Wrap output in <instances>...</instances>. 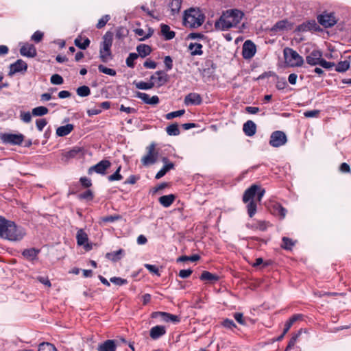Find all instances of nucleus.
<instances>
[{"label": "nucleus", "mask_w": 351, "mask_h": 351, "mask_svg": "<svg viewBox=\"0 0 351 351\" xmlns=\"http://www.w3.org/2000/svg\"><path fill=\"white\" fill-rule=\"evenodd\" d=\"M265 191L260 185L252 184L243 195V202L247 204L246 209L250 217H252L257 210V204L264 196Z\"/></svg>", "instance_id": "1"}, {"label": "nucleus", "mask_w": 351, "mask_h": 351, "mask_svg": "<svg viewBox=\"0 0 351 351\" xmlns=\"http://www.w3.org/2000/svg\"><path fill=\"white\" fill-rule=\"evenodd\" d=\"M25 229L14 221L0 216V237L10 241H19L25 235Z\"/></svg>", "instance_id": "2"}, {"label": "nucleus", "mask_w": 351, "mask_h": 351, "mask_svg": "<svg viewBox=\"0 0 351 351\" xmlns=\"http://www.w3.org/2000/svg\"><path fill=\"white\" fill-rule=\"evenodd\" d=\"M241 19V12L239 10H228L223 12L220 18L215 22V29L219 30H227L236 26Z\"/></svg>", "instance_id": "3"}, {"label": "nucleus", "mask_w": 351, "mask_h": 351, "mask_svg": "<svg viewBox=\"0 0 351 351\" xmlns=\"http://www.w3.org/2000/svg\"><path fill=\"white\" fill-rule=\"evenodd\" d=\"M205 16L199 8H191L184 12V24L190 28H196L202 25Z\"/></svg>", "instance_id": "4"}, {"label": "nucleus", "mask_w": 351, "mask_h": 351, "mask_svg": "<svg viewBox=\"0 0 351 351\" xmlns=\"http://www.w3.org/2000/svg\"><path fill=\"white\" fill-rule=\"evenodd\" d=\"M99 49V57L103 62H107L112 59L111 46L113 40V33L108 31L103 36Z\"/></svg>", "instance_id": "5"}, {"label": "nucleus", "mask_w": 351, "mask_h": 351, "mask_svg": "<svg viewBox=\"0 0 351 351\" xmlns=\"http://www.w3.org/2000/svg\"><path fill=\"white\" fill-rule=\"evenodd\" d=\"M283 53L285 62L289 66L299 67L303 65V58L294 49L289 47H285Z\"/></svg>", "instance_id": "6"}, {"label": "nucleus", "mask_w": 351, "mask_h": 351, "mask_svg": "<svg viewBox=\"0 0 351 351\" xmlns=\"http://www.w3.org/2000/svg\"><path fill=\"white\" fill-rule=\"evenodd\" d=\"M25 136L22 134L1 133L0 140L3 144L10 145H21Z\"/></svg>", "instance_id": "7"}, {"label": "nucleus", "mask_w": 351, "mask_h": 351, "mask_svg": "<svg viewBox=\"0 0 351 351\" xmlns=\"http://www.w3.org/2000/svg\"><path fill=\"white\" fill-rule=\"evenodd\" d=\"M317 22L326 29L331 28L337 23V19L335 17V13H328L326 11L319 14L317 16Z\"/></svg>", "instance_id": "8"}, {"label": "nucleus", "mask_w": 351, "mask_h": 351, "mask_svg": "<svg viewBox=\"0 0 351 351\" xmlns=\"http://www.w3.org/2000/svg\"><path fill=\"white\" fill-rule=\"evenodd\" d=\"M287 141L285 133L282 131L276 130L271 133L269 139V145L273 147H279L285 145Z\"/></svg>", "instance_id": "9"}, {"label": "nucleus", "mask_w": 351, "mask_h": 351, "mask_svg": "<svg viewBox=\"0 0 351 351\" xmlns=\"http://www.w3.org/2000/svg\"><path fill=\"white\" fill-rule=\"evenodd\" d=\"M152 318L156 319L160 317V319L165 322H171L173 324H178L180 322V317L178 315H173L167 312L155 311L151 315Z\"/></svg>", "instance_id": "10"}, {"label": "nucleus", "mask_w": 351, "mask_h": 351, "mask_svg": "<svg viewBox=\"0 0 351 351\" xmlns=\"http://www.w3.org/2000/svg\"><path fill=\"white\" fill-rule=\"evenodd\" d=\"M257 51L255 43L251 40H246L243 43V58L245 60L252 58Z\"/></svg>", "instance_id": "11"}, {"label": "nucleus", "mask_w": 351, "mask_h": 351, "mask_svg": "<svg viewBox=\"0 0 351 351\" xmlns=\"http://www.w3.org/2000/svg\"><path fill=\"white\" fill-rule=\"evenodd\" d=\"M111 162L108 160H102L96 165L91 166L88 170V173L91 174L93 172H95L100 175H106V171L110 167Z\"/></svg>", "instance_id": "12"}, {"label": "nucleus", "mask_w": 351, "mask_h": 351, "mask_svg": "<svg viewBox=\"0 0 351 351\" xmlns=\"http://www.w3.org/2000/svg\"><path fill=\"white\" fill-rule=\"evenodd\" d=\"M293 23L289 22L288 19H283L277 21L269 29L271 35L275 34L280 32L291 29Z\"/></svg>", "instance_id": "13"}, {"label": "nucleus", "mask_w": 351, "mask_h": 351, "mask_svg": "<svg viewBox=\"0 0 351 351\" xmlns=\"http://www.w3.org/2000/svg\"><path fill=\"white\" fill-rule=\"evenodd\" d=\"M27 69V64L21 59L17 60L15 62L10 65L8 75L12 76L16 73H25Z\"/></svg>", "instance_id": "14"}, {"label": "nucleus", "mask_w": 351, "mask_h": 351, "mask_svg": "<svg viewBox=\"0 0 351 351\" xmlns=\"http://www.w3.org/2000/svg\"><path fill=\"white\" fill-rule=\"evenodd\" d=\"M148 152L147 155L144 156L141 162L144 165L154 164L157 160V153H155V145L151 144L148 147Z\"/></svg>", "instance_id": "15"}, {"label": "nucleus", "mask_w": 351, "mask_h": 351, "mask_svg": "<svg viewBox=\"0 0 351 351\" xmlns=\"http://www.w3.org/2000/svg\"><path fill=\"white\" fill-rule=\"evenodd\" d=\"M323 53L321 50L315 49L306 57V63L311 66L319 65Z\"/></svg>", "instance_id": "16"}, {"label": "nucleus", "mask_w": 351, "mask_h": 351, "mask_svg": "<svg viewBox=\"0 0 351 351\" xmlns=\"http://www.w3.org/2000/svg\"><path fill=\"white\" fill-rule=\"evenodd\" d=\"M20 53L25 57L34 58L37 55V51L34 45L25 43L20 49Z\"/></svg>", "instance_id": "17"}, {"label": "nucleus", "mask_w": 351, "mask_h": 351, "mask_svg": "<svg viewBox=\"0 0 351 351\" xmlns=\"http://www.w3.org/2000/svg\"><path fill=\"white\" fill-rule=\"evenodd\" d=\"M166 328L164 326L157 325L152 327L149 330L150 337L156 340L166 334Z\"/></svg>", "instance_id": "18"}, {"label": "nucleus", "mask_w": 351, "mask_h": 351, "mask_svg": "<svg viewBox=\"0 0 351 351\" xmlns=\"http://www.w3.org/2000/svg\"><path fill=\"white\" fill-rule=\"evenodd\" d=\"M83 154L84 152L82 147H74L71 149L64 152L62 155L63 158H64L66 160H68L71 158L81 157L83 156Z\"/></svg>", "instance_id": "19"}, {"label": "nucleus", "mask_w": 351, "mask_h": 351, "mask_svg": "<svg viewBox=\"0 0 351 351\" xmlns=\"http://www.w3.org/2000/svg\"><path fill=\"white\" fill-rule=\"evenodd\" d=\"M202 102V97L199 94L191 93L188 94L184 98V104L189 105H199Z\"/></svg>", "instance_id": "20"}, {"label": "nucleus", "mask_w": 351, "mask_h": 351, "mask_svg": "<svg viewBox=\"0 0 351 351\" xmlns=\"http://www.w3.org/2000/svg\"><path fill=\"white\" fill-rule=\"evenodd\" d=\"M256 128L253 121L248 120L243 125V132L247 136H253L256 132Z\"/></svg>", "instance_id": "21"}, {"label": "nucleus", "mask_w": 351, "mask_h": 351, "mask_svg": "<svg viewBox=\"0 0 351 351\" xmlns=\"http://www.w3.org/2000/svg\"><path fill=\"white\" fill-rule=\"evenodd\" d=\"M304 315L303 314L298 313L294 314L291 316L285 322L284 329L285 333H287L291 327L293 325L295 322L297 321H302L304 319Z\"/></svg>", "instance_id": "22"}, {"label": "nucleus", "mask_w": 351, "mask_h": 351, "mask_svg": "<svg viewBox=\"0 0 351 351\" xmlns=\"http://www.w3.org/2000/svg\"><path fill=\"white\" fill-rule=\"evenodd\" d=\"M116 349L114 340L108 339L98 346L97 351H116Z\"/></svg>", "instance_id": "23"}, {"label": "nucleus", "mask_w": 351, "mask_h": 351, "mask_svg": "<svg viewBox=\"0 0 351 351\" xmlns=\"http://www.w3.org/2000/svg\"><path fill=\"white\" fill-rule=\"evenodd\" d=\"M287 212V209L279 203H275L272 206V214L275 216L279 217L280 219H282L285 217Z\"/></svg>", "instance_id": "24"}, {"label": "nucleus", "mask_w": 351, "mask_h": 351, "mask_svg": "<svg viewBox=\"0 0 351 351\" xmlns=\"http://www.w3.org/2000/svg\"><path fill=\"white\" fill-rule=\"evenodd\" d=\"M157 75L156 81H155V86L160 87L165 85L169 81V75L165 71H158L156 72Z\"/></svg>", "instance_id": "25"}, {"label": "nucleus", "mask_w": 351, "mask_h": 351, "mask_svg": "<svg viewBox=\"0 0 351 351\" xmlns=\"http://www.w3.org/2000/svg\"><path fill=\"white\" fill-rule=\"evenodd\" d=\"M90 43V40L88 38H82V36H78L74 40V44L79 49L85 50L86 49Z\"/></svg>", "instance_id": "26"}, {"label": "nucleus", "mask_w": 351, "mask_h": 351, "mask_svg": "<svg viewBox=\"0 0 351 351\" xmlns=\"http://www.w3.org/2000/svg\"><path fill=\"white\" fill-rule=\"evenodd\" d=\"M73 128L74 125L71 123L60 126L56 129V135L60 137L67 136L73 131Z\"/></svg>", "instance_id": "27"}, {"label": "nucleus", "mask_w": 351, "mask_h": 351, "mask_svg": "<svg viewBox=\"0 0 351 351\" xmlns=\"http://www.w3.org/2000/svg\"><path fill=\"white\" fill-rule=\"evenodd\" d=\"M125 254V251L123 249H119L117 251L108 252L106 254V258L113 262H117L121 260Z\"/></svg>", "instance_id": "28"}, {"label": "nucleus", "mask_w": 351, "mask_h": 351, "mask_svg": "<svg viewBox=\"0 0 351 351\" xmlns=\"http://www.w3.org/2000/svg\"><path fill=\"white\" fill-rule=\"evenodd\" d=\"M160 29H161V34L164 36L165 40H170L175 37V36H176L175 32L171 31L170 29V27L168 25L161 24Z\"/></svg>", "instance_id": "29"}, {"label": "nucleus", "mask_w": 351, "mask_h": 351, "mask_svg": "<svg viewBox=\"0 0 351 351\" xmlns=\"http://www.w3.org/2000/svg\"><path fill=\"white\" fill-rule=\"evenodd\" d=\"M176 196L173 194L161 196L158 201L160 204L165 208L169 207L174 202Z\"/></svg>", "instance_id": "30"}, {"label": "nucleus", "mask_w": 351, "mask_h": 351, "mask_svg": "<svg viewBox=\"0 0 351 351\" xmlns=\"http://www.w3.org/2000/svg\"><path fill=\"white\" fill-rule=\"evenodd\" d=\"M136 51L138 56L145 58L149 56L152 52V48L150 46L145 44H140L136 47Z\"/></svg>", "instance_id": "31"}, {"label": "nucleus", "mask_w": 351, "mask_h": 351, "mask_svg": "<svg viewBox=\"0 0 351 351\" xmlns=\"http://www.w3.org/2000/svg\"><path fill=\"white\" fill-rule=\"evenodd\" d=\"M199 278L203 281H206L208 282H215L219 280V276L208 271H204L202 273Z\"/></svg>", "instance_id": "32"}, {"label": "nucleus", "mask_w": 351, "mask_h": 351, "mask_svg": "<svg viewBox=\"0 0 351 351\" xmlns=\"http://www.w3.org/2000/svg\"><path fill=\"white\" fill-rule=\"evenodd\" d=\"M39 252H40L39 250H36L35 248H30V249L25 250L23 252L22 254L27 259L33 261V260L37 258Z\"/></svg>", "instance_id": "33"}, {"label": "nucleus", "mask_w": 351, "mask_h": 351, "mask_svg": "<svg viewBox=\"0 0 351 351\" xmlns=\"http://www.w3.org/2000/svg\"><path fill=\"white\" fill-rule=\"evenodd\" d=\"M335 71L338 73H344L347 71L350 67V60L339 61L335 64Z\"/></svg>", "instance_id": "34"}, {"label": "nucleus", "mask_w": 351, "mask_h": 351, "mask_svg": "<svg viewBox=\"0 0 351 351\" xmlns=\"http://www.w3.org/2000/svg\"><path fill=\"white\" fill-rule=\"evenodd\" d=\"M189 49L191 50V54L192 56H200L203 54L202 45L200 43H190Z\"/></svg>", "instance_id": "35"}, {"label": "nucleus", "mask_w": 351, "mask_h": 351, "mask_svg": "<svg viewBox=\"0 0 351 351\" xmlns=\"http://www.w3.org/2000/svg\"><path fill=\"white\" fill-rule=\"evenodd\" d=\"M78 245H84L88 241V235L82 229L78 230L76 234Z\"/></svg>", "instance_id": "36"}, {"label": "nucleus", "mask_w": 351, "mask_h": 351, "mask_svg": "<svg viewBox=\"0 0 351 351\" xmlns=\"http://www.w3.org/2000/svg\"><path fill=\"white\" fill-rule=\"evenodd\" d=\"M174 164L173 162H169L165 165L162 168L156 173L155 178L158 180L163 177L167 171L174 169Z\"/></svg>", "instance_id": "37"}, {"label": "nucleus", "mask_w": 351, "mask_h": 351, "mask_svg": "<svg viewBox=\"0 0 351 351\" xmlns=\"http://www.w3.org/2000/svg\"><path fill=\"white\" fill-rule=\"evenodd\" d=\"M134 84L135 85L136 88L141 90H149L152 89L154 86H155V82H145L143 81H140L138 82H134Z\"/></svg>", "instance_id": "38"}, {"label": "nucleus", "mask_w": 351, "mask_h": 351, "mask_svg": "<svg viewBox=\"0 0 351 351\" xmlns=\"http://www.w3.org/2000/svg\"><path fill=\"white\" fill-rule=\"evenodd\" d=\"M166 132L169 136H178L180 133L177 123H173L167 126L166 128Z\"/></svg>", "instance_id": "39"}, {"label": "nucleus", "mask_w": 351, "mask_h": 351, "mask_svg": "<svg viewBox=\"0 0 351 351\" xmlns=\"http://www.w3.org/2000/svg\"><path fill=\"white\" fill-rule=\"evenodd\" d=\"M49 112L47 108L45 106H38L32 109V115L36 117H41L47 114Z\"/></svg>", "instance_id": "40"}, {"label": "nucleus", "mask_w": 351, "mask_h": 351, "mask_svg": "<svg viewBox=\"0 0 351 351\" xmlns=\"http://www.w3.org/2000/svg\"><path fill=\"white\" fill-rule=\"evenodd\" d=\"M282 247L286 250H291L295 243V241L287 237H282Z\"/></svg>", "instance_id": "41"}, {"label": "nucleus", "mask_w": 351, "mask_h": 351, "mask_svg": "<svg viewBox=\"0 0 351 351\" xmlns=\"http://www.w3.org/2000/svg\"><path fill=\"white\" fill-rule=\"evenodd\" d=\"M307 25L309 27V32H322V29L320 26L316 23L314 19L306 21Z\"/></svg>", "instance_id": "42"}, {"label": "nucleus", "mask_w": 351, "mask_h": 351, "mask_svg": "<svg viewBox=\"0 0 351 351\" xmlns=\"http://www.w3.org/2000/svg\"><path fill=\"white\" fill-rule=\"evenodd\" d=\"M76 93L80 97H87L90 94V89L87 86H82L77 88Z\"/></svg>", "instance_id": "43"}, {"label": "nucleus", "mask_w": 351, "mask_h": 351, "mask_svg": "<svg viewBox=\"0 0 351 351\" xmlns=\"http://www.w3.org/2000/svg\"><path fill=\"white\" fill-rule=\"evenodd\" d=\"M129 31L125 27H119L116 31L115 36L117 39H123L128 35Z\"/></svg>", "instance_id": "44"}, {"label": "nucleus", "mask_w": 351, "mask_h": 351, "mask_svg": "<svg viewBox=\"0 0 351 351\" xmlns=\"http://www.w3.org/2000/svg\"><path fill=\"white\" fill-rule=\"evenodd\" d=\"M243 258L253 267L256 268V269L261 270L262 265L263 263V258L262 257H258L255 259L254 262H250L247 258L243 257Z\"/></svg>", "instance_id": "45"}, {"label": "nucleus", "mask_w": 351, "mask_h": 351, "mask_svg": "<svg viewBox=\"0 0 351 351\" xmlns=\"http://www.w3.org/2000/svg\"><path fill=\"white\" fill-rule=\"evenodd\" d=\"M38 351H57V349L53 344L43 342L39 345Z\"/></svg>", "instance_id": "46"}, {"label": "nucleus", "mask_w": 351, "mask_h": 351, "mask_svg": "<svg viewBox=\"0 0 351 351\" xmlns=\"http://www.w3.org/2000/svg\"><path fill=\"white\" fill-rule=\"evenodd\" d=\"M138 58V55L136 53H130L126 58V65L130 68L134 67V60Z\"/></svg>", "instance_id": "47"}, {"label": "nucleus", "mask_w": 351, "mask_h": 351, "mask_svg": "<svg viewBox=\"0 0 351 351\" xmlns=\"http://www.w3.org/2000/svg\"><path fill=\"white\" fill-rule=\"evenodd\" d=\"M200 259V256L198 254H193L192 256H181L177 259V262H185V261H192L195 262Z\"/></svg>", "instance_id": "48"}, {"label": "nucleus", "mask_w": 351, "mask_h": 351, "mask_svg": "<svg viewBox=\"0 0 351 351\" xmlns=\"http://www.w3.org/2000/svg\"><path fill=\"white\" fill-rule=\"evenodd\" d=\"M269 77H274L275 78H278V75L274 71H265L264 73L258 75L256 78H254V80L258 81Z\"/></svg>", "instance_id": "49"}, {"label": "nucleus", "mask_w": 351, "mask_h": 351, "mask_svg": "<svg viewBox=\"0 0 351 351\" xmlns=\"http://www.w3.org/2000/svg\"><path fill=\"white\" fill-rule=\"evenodd\" d=\"M182 1H171L169 4V7L171 9V14L175 15L177 14L180 8Z\"/></svg>", "instance_id": "50"}, {"label": "nucleus", "mask_w": 351, "mask_h": 351, "mask_svg": "<svg viewBox=\"0 0 351 351\" xmlns=\"http://www.w3.org/2000/svg\"><path fill=\"white\" fill-rule=\"evenodd\" d=\"M121 169V167L119 166L113 174L109 176L108 177V181L113 182V181H119V180H122L123 176L120 173Z\"/></svg>", "instance_id": "51"}, {"label": "nucleus", "mask_w": 351, "mask_h": 351, "mask_svg": "<svg viewBox=\"0 0 351 351\" xmlns=\"http://www.w3.org/2000/svg\"><path fill=\"white\" fill-rule=\"evenodd\" d=\"M301 334H302V329H300L295 333L292 335V337L289 339L288 344H287L289 348H293V347L295 344L298 337L301 335Z\"/></svg>", "instance_id": "52"}, {"label": "nucleus", "mask_w": 351, "mask_h": 351, "mask_svg": "<svg viewBox=\"0 0 351 351\" xmlns=\"http://www.w3.org/2000/svg\"><path fill=\"white\" fill-rule=\"evenodd\" d=\"M98 70L99 72L103 73L106 75H110V76H114V75H116V73H117L115 70H114L112 69L107 68L102 64H99L98 66Z\"/></svg>", "instance_id": "53"}, {"label": "nucleus", "mask_w": 351, "mask_h": 351, "mask_svg": "<svg viewBox=\"0 0 351 351\" xmlns=\"http://www.w3.org/2000/svg\"><path fill=\"white\" fill-rule=\"evenodd\" d=\"M79 199H86L90 201L94 198L93 193L91 190H86L85 192L80 193L77 196Z\"/></svg>", "instance_id": "54"}, {"label": "nucleus", "mask_w": 351, "mask_h": 351, "mask_svg": "<svg viewBox=\"0 0 351 351\" xmlns=\"http://www.w3.org/2000/svg\"><path fill=\"white\" fill-rule=\"evenodd\" d=\"M276 87L278 90H284L287 86V82L285 77H280L278 76V78H276Z\"/></svg>", "instance_id": "55"}, {"label": "nucleus", "mask_w": 351, "mask_h": 351, "mask_svg": "<svg viewBox=\"0 0 351 351\" xmlns=\"http://www.w3.org/2000/svg\"><path fill=\"white\" fill-rule=\"evenodd\" d=\"M184 112H185L184 110H177V111H173V112L167 113L165 115V118L167 120H170V119H172L173 118L182 116L184 114Z\"/></svg>", "instance_id": "56"}, {"label": "nucleus", "mask_w": 351, "mask_h": 351, "mask_svg": "<svg viewBox=\"0 0 351 351\" xmlns=\"http://www.w3.org/2000/svg\"><path fill=\"white\" fill-rule=\"evenodd\" d=\"M110 19V16L108 14H106L103 16L98 21L97 24L96 25V27L97 29H101L103 28L106 23L109 21Z\"/></svg>", "instance_id": "57"}, {"label": "nucleus", "mask_w": 351, "mask_h": 351, "mask_svg": "<svg viewBox=\"0 0 351 351\" xmlns=\"http://www.w3.org/2000/svg\"><path fill=\"white\" fill-rule=\"evenodd\" d=\"M43 36L44 34L42 32L38 30L32 34L31 36V40L36 43H38L43 40Z\"/></svg>", "instance_id": "58"}, {"label": "nucleus", "mask_w": 351, "mask_h": 351, "mask_svg": "<svg viewBox=\"0 0 351 351\" xmlns=\"http://www.w3.org/2000/svg\"><path fill=\"white\" fill-rule=\"evenodd\" d=\"M51 83L55 85H60L64 82V80L59 74H53L50 79Z\"/></svg>", "instance_id": "59"}, {"label": "nucleus", "mask_w": 351, "mask_h": 351, "mask_svg": "<svg viewBox=\"0 0 351 351\" xmlns=\"http://www.w3.org/2000/svg\"><path fill=\"white\" fill-rule=\"evenodd\" d=\"M319 65L325 69L330 70L335 66V63L333 62H328L322 58Z\"/></svg>", "instance_id": "60"}, {"label": "nucleus", "mask_w": 351, "mask_h": 351, "mask_svg": "<svg viewBox=\"0 0 351 351\" xmlns=\"http://www.w3.org/2000/svg\"><path fill=\"white\" fill-rule=\"evenodd\" d=\"M110 281L118 286H122L128 283V280L126 279H123L120 277H112L110 278Z\"/></svg>", "instance_id": "61"}, {"label": "nucleus", "mask_w": 351, "mask_h": 351, "mask_svg": "<svg viewBox=\"0 0 351 351\" xmlns=\"http://www.w3.org/2000/svg\"><path fill=\"white\" fill-rule=\"evenodd\" d=\"M306 32H309V27H308L306 21L298 25L294 30V33Z\"/></svg>", "instance_id": "62"}, {"label": "nucleus", "mask_w": 351, "mask_h": 351, "mask_svg": "<svg viewBox=\"0 0 351 351\" xmlns=\"http://www.w3.org/2000/svg\"><path fill=\"white\" fill-rule=\"evenodd\" d=\"M320 114L319 110H307L304 112V116L306 118H313V117H317Z\"/></svg>", "instance_id": "63"}, {"label": "nucleus", "mask_w": 351, "mask_h": 351, "mask_svg": "<svg viewBox=\"0 0 351 351\" xmlns=\"http://www.w3.org/2000/svg\"><path fill=\"white\" fill-rule=\"evenodd\" d=\"M339 171L342 173H351L350 165L346 162H342L339 167Z\"/></svg>", "instance_id": "64"}]
</instances>
